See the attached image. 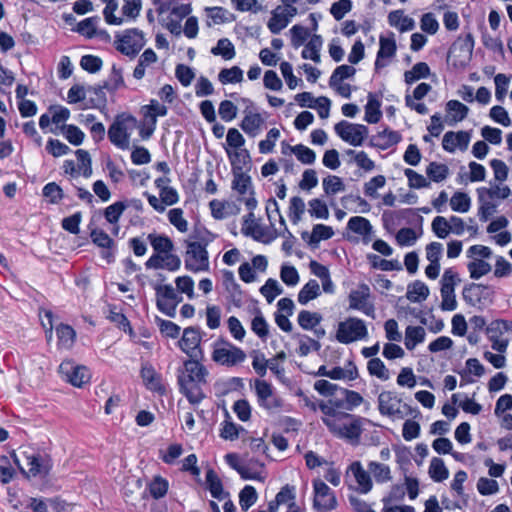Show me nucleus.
Returning a JSON list of instances; mask_svg holds the SVG:
<instances>
[{
    "label": "nucleus",
    "instance_id": "052dcab7",
    "mask_svg": "<svg viewBox=\"0 0 512 512\" xmlns=\"http://www.w3.org/2000/svg\"><path fill=\"white\" fill-rule=\"evenodd\" d=\"M467 268L470 273V277L475 280L488 274L492 269L491 265L488 262H486L483 259H477V258L470 261L467 264Z\"/></svg>",
    "mask_w": 512,
    "mask_h": 512
},
{
    "label": "nucleus",
    "instance_id": "774afa93",
    "mask_svg": "<svg viewBox=\"0 0 512 512\" xmlns=\"http://www.w3.org/2000/svg\"><path fill=\"white\" fill-rule=\"evenodd\" d=\"M334 235L332 227L323 224L314 225L309 236L310 244H318L322 240H328Z\"/></svg>",
    "mask_w": 512,
    "mask_h": 512
},
{
    "label": "nucleus",
    "instance_id": "c03bdc74",
    "mask_svg": "<svg viewBox=\"0 0 512 512\" xmlns=\"http://www.w3.org/2000/svg\"><path fill=\"white\" fill-rule=\"evenodd\" d=\"M406 296L411 302L424 301L429 296V288L421 281H414L408 285Z\"/></svg>",
    "mask_w": 512,
    "mask_h": 512
},
{
    "label": "nucleus",
    "instance_id": "bf43d9fd",
    "mask_svg": "<svg viewBox=\"0 0 512 512\" xmlns=\"http://www.w3.org/2000/svg\"><path fill=\"white\" fill-rule=\"evenodd\" d=\"M260 293L265 297L268 303H272L277 296L283 293V288L277 280L269 278L260 288Z\"/></svg>",
    "mask_w": 512,
    "mask_h": 512
},
{
    "label": "nucleus",
    "instance_id": "37998d69",
    "mask_svg": "<svg viewBox=\"0 0 512 512\" xmlns=\"http://www.w3.org/2000/svg\"><path fill=\"white\" fill-rule=\"evenodd\" d=\"M143 115L145 120L153 122L157 124V117H163L167 114L168 109L165 105L159 103L158 100H151L148 105H145L143 108Z\"/></svg>",
    "mask_w": 512,
    "mask_h": 512
},
{
    "label": "nucleus",
    "instance_id": "e2e57ef3",
    "mask_svg": "<svg viewBox=\"0 0 512 512\" xmlns=\"http://www.w3.org/2000/svg\"><path fill=\"white\" fill-rule=\"evenodd\" d=\"M477 194H483L489 199L498 198L506 199L511 194V190L507 185H493L490 188L481 187L477 189Z\"/></svg>",
    "mask_w": 512,
    "mask_h": 512
},
{
    "label": "nucleus",
    "instance_id": "13d9d810",
    "mask_svg": "<svg viewBox=\"0 0 512 512\" xmlns=\"http://www.w3.org/2000/svg\"><path fill=\"white\" fill-rule=\"evenodd\" d=\"M430 74V68L425 62L416 63L413 68L404 73V79L407 84H412L415 81L426 78Z\"/></svg>",
    "mask_w": 512,
    "mask_h": 512
},
{
    "label": "nucleus",
    "instance_id": "0eeeda50",
    "mask_svg": "<svg viewBox=\"0 0 512 512\" xmlns=\"http://www.w3.org/2000/svg\"><path fill=\"white\" fill-rule=\"evenodd\" d=\"M231 188L237 193V200L243 202L248 210H254L257 207L258 202L254 196L252 180L247 173L239 171V169L236 170L233 174Z\"/></svg>",
    "mask_w": 512,
    "mask_h": 512
},
{
    "label": "nucleus",
    "instance_id": "09e8293b",
    "mask_svg": "<svg viewBox=\"0 0 512 512\" xmlns=\"http://www.w3.org/2000/svg\"><path fill=\"white\" fill-rule=\"evenodd\" d=\"M450 207L454 212L466 213L471 207V198L465 192L457 191L450 198Z\"/></svg>",
    "mask_w": 512,
    "mask_h": 512
},
{
    "label": "nucleus",
    "instance_id": "6e6552de",
    "mask_svg": "<svg viewBox=\"0 0 512 512\" xmlns=\"http://www.w3.org/2000/svg\"><path fill=\"white\" fill-rule=\"evenodd\" d=\"M255 393L257 402L260 407L268 411L270 414L278 413L281 411L284 401L275 394L273 387L265 380H255Z\"/></svg>",
    "mask_w": 512,
    "mask_h": 512
},
{
    "label": "nucleus",
    "instance_id": "680f3d73",
    "mask_svg": "<svg viewBox=\"0 0 512 512\" xmlns=\"http://www.w3.org/2000/svg\"><path fill=\"white\" fill-rule=\"evenodd\" d=\"M308 213L316 219L326 220L329 218L328 206L319 198H314L308 202Z\"/></svg>",
    "mask_w": 512,
    "mask_h": 512
},
{
    "label": "nucleus",
    "instance_id": "2f4dec72",
    "mask_svg": "<svg viewBox=\"0 0 512 512\" xmlns=\"http://www.w3.org/2000/svg\"><path fill=\"white\" fill-rule=\"evenodd\" d=\"M489 338L512 337V321L498 319L490 323L488 329Z\"/></svg>",
    "mask_w": 512,
    "mask_h": 512
},
{
    "label": "nucleus",
    "instance_id": "6ab92c4d",
    "mask_svg": "<svg viewBox=\"0 0 512 512\" xmlns=\"http://www.w3.org/2000/svg\"><path fill=\"white\" fill-rule=\"evenodd\" d=\"M201 335L199 331L193 327L185 328L183 335L179 341L181 350L191 358L198 357L200 351Z\"/></svg>",
    "mask_w": 512,
    "mask_h": 512
},
{
    "label": "nucleus",
    "instance_id": "473e14b6",
    "mask_svg": "<svg viewBox=\"0 0 512 512\" xmlns=\"http://www.w3.org/2000/svg\"><path fill=\"white\" fill-rule=\"evenodd\" d=\"M223 285L232 300L239 305L242 302V291L240 285L236 282L232 271L226 270L223 272Z\"/></svg>",
    "mask_w": 512,
    "mask_h": 512
},
{
    "label": "nucleus",
    "instance_id": "603ef678",
    "mask_svg": "<svg viewBox=\"0 0 512 512\" xmlns=\"http://www.w3.org/2000/svg\"><path fill=\"white\" fill-rule=\"evenodd\" d=\"M324 193L327 196H332L345 191V184L343 180L336 175H328L322 182Z\"/></svg>",
    "mask_w": 512,
    "mask_h": 512
},
{
    "label": "nucleus",
    "instance_id": "dca6fc26",
    "mask_svg": "<svg viewBox=\"0 0 512 512\" xmlns=\"http://www.w3.org/2000/svg\"><path fill=\"white\" fill-rule=\"evenodd\" d=\"M401 400L394 392L383 391L378 396V409L382 415L392 418H403L400 410Z\"/></svg>",
    "mask_w": 512,
    "mask_h": 512
},
{
    "label": "nucleus",
    "instance_id": "423d86ee",
    "mask_svg": "<svg viewBox=\"0 0 512 512\" xmlns=\"http://www.w3.org/2000/svg\"><path fill=\"white\" fill-rule=\"evenodd\" d=\"M245 352L227 341H217L212 352V360L220 365L232 367L244 362Z\"/></svg>",
    "mask_w": 512,
    "mask_h": 512
},
{
    "label": "nucleus",
    "instance_id": "4468645a",
    "mask_svg": "<svg viewBox=\"0 0 512 512\" xmlns=\"http://www.w3.org/2000/svg\"><path fill=\"white\" fill-rule=\"evenodd\" d=\"M59 373L71 385L82 387L90 380V374L85 366L78 365L71 360L63 361L59 366Z\"/></svg>",
    "mask_w": 512,
    "mask_h": 512
},
{
    "label": "nucleus",
    "instance_id": "79ce46f5",
    "mask_svg": "<svg viewBox=\"0 0 512 512\" xmlns=\"http://www.w3.org/2000/svg\"><path fill=\"white\" fill-rule=\"evenodd\" d=\"M459 275L452 268L446 269L441 278V294H455V287L460 283Z\"/></svg>",
    "mask_w": 512,
    "mask_h": 512
},
{
    "label": "nucleus",
    "instance_id": "49530a36",
    "mask_svg": "<svg viewBox=\"0 0 512 512\" xmlns=\"http://www.w3.org/2000/svg\"><path fill=\"white\" fill-rule=\"evenodd\" d=\"M358 377L357 367L353 362H348L345 367H334L330 369L329 378L334 380H354Z\"/></svg>",
    "mask_w": 512,
    "mask_h": 512
},
{
    "label": "nucleus",
    "instance_id": "aec40b11",
    "mask_svg": "<svg viewBox=\"0 0 512 512\" xmlns=\"http://www.w3.org/2000/svg\"><path fill=\"white\" fill-rule=\"evenodd\" d=\"M347 474L354 478L358 492L366 494L371 491L373 483L370 472L365 470L359 461L350 464Z\"/></svg>",
    "mask_w": 512,
    "mask_h": 512
},
{
    "label": "nucleus",
    "instance_id": "b1692460",
    "mask_svg": "<svg viewBox=\"0 0 512 512\" xmlns=\"http://www.w3.org/2000/svg\"><path fill=\"white\" fill-rule=\"evenodd\" d=\"M446 112L445 122L454 125L467 117L469 108L458 100H450L446 103Z\"/></svg>",
    "mask_w": 512,
    "mask_h": 512
},
{
    "label": "nucleus",
    "instance_id": "1a4fd4ad",
    "mask_svg": "<svg viewBox=\"0 0 512 512\" xmlns=\"http://www.w3.org/2000/svg\"><path fill=\"white\" fill-rule=\"evenodd\" d=\"M334 130L344 142L355 147L363 145L369 134L365 125L350 123L345 120L335 124Z\"/></svg>",
    "mask_w": 512,
    "mask_h": 512
},
{
    "label": "nucleus",
    "instance_id": "412c9836",
    "mask_svg": "<svg viewBox=\"0 0 512 512\" xmlns=\"http://www.w3.org/2000/svg\"><path fill=\"white\" fill-rule=\"evenodd\" d=\"M470 142V134L466 131L446 132L443 136L442 146L447 152L453 153L456 149L465 151Z\"/></svg>",
    "mask_w": 512,
    "mask_h": 512
},
{
    "label": "nucleus",
    "instance_id": "a878e982",
    "mask_svg": "<svg viewBox=\"0 0 512 512\" xmlns=\"http://www.w3.org/2000/svg\"><path fill=\"white\" fill-rule=\"evenodd\" d=\"M379 50L377 53V59L375 61V68L379 69L384 67L386 63L382 60L384 58H392L396 53V42L393 36L391 37H383L381 36L379 39Z\"/></svg>",
    "mask_w": 512,
    "mask_h": 512
},
{
    "label": "nucleus",
    "instance_id": "a18cd8bd",
    "mask_svg": "<svg viewBox=\"0 0 512 512\" xmlns=\"http://www.w3.org/2000/svg\"><path fill=\"white\" fill-rule=\"evenodd\" d=\"M295 489L289 485L284 486L277 493L275 501H273L274 505H276V510L279 505H287L288 510L297 507L298 505L295 502Z\"/></svg>",
    "mask_w": 512,
    "mask_h": 512
},
{
    "label": "nucleus",
    "instance_id": "4c0bfd02",
    "mask_svg": "<svg viewBox=\"0 0 512 512\" xmlns=\"http://www.w3.org/2000/svg\"><path fill=\"white\" fill-rule=\"evenodd\" d=\"M428 474L434 482H443L449 476V470L441 458L433 457L430 461Z\"/></svg>",
    "mask_w": 512,
    "mask_h": 512
},
{
    "label": "nucleus",
    "instance_id": "f3484780",
    "mask_svg": "<svg viewBox=\"0 0 512 512\" xmlns=\"http://www.w3.org/2000/svg\"><path fill=\"white\" fill-rule=\"evenodd\" d=\"M148 269H166L177 271L181 266V259L171 252L153 254L145 263Z\"/></svg>",
    "mask_w": 512,
    "mask_h": 512
},
{
    "label": "nucleus",
    "instance_id": "5701e85b",
    "mask_svg": "<svg viewBox=\"0 0 512 512\" xmlns=\"http://www.w3.org/2000/svg\"><path fill=\"white\" fill-rule=\"evenodd\" d=\"M211 214L215 219L221 220L239 214L240 207L231 201H220L217 199L209 203Z\"/></svg>",
    "mask_w": 512,
    "mask_h": 512
},
{
    "label": "nucleus",
    "instance_id": "f257e3e1",
    "mask_svg": "<svg viewBox=\"0 0 512 512\" xmlns=\"http://www.w3.org/2000/svg\"><path fill=\"white\" fill-rule=\"evenodd\" d=\"M319 409L322 413L321 420L331 434L352 445H357L360 442L365 419L345 412L343 400H321Z\"/></svg>",
    "mask_w": 512,
    "mask_h": 512
},
{
    "label": "nucleus",
    "instance_id": "338daca9",
    "mask_svg": "<svg viewBox=\"0 0 512 512\" xmlns=\"http://www.w3.org/2000/svg\"><path fill=\"white\" fill-rule=\"evenodd\" d=\"M142 10V0H123L121 12L124 19L136 20Z\"/></svg>",
    "mask_w": 512,
    "mask_h": 512
},
{
    "label": "nucleus",
    "instance_id": "c756f323",
    "mask_svg": "<svg viewBox=\"0 0 512 512\" xmlns=\"http://www.w3.org/2000/svg\"><path fill=\"white\" fill-rule=\"evenodd\" d=\"M243 469L246 473L241 472L240 476L245 480H258L264 481V477L262 476V470L264 464L258 459L251 458L246 462H242Z\"/></svg>",
    "mask_w": 512,
    "mask_h": 512
},
{
    "label": "nucleus",
    "instance_id": "7c9ffc66",
    "mask_svg": "<svg viewBox=\"0 0 512 512\" xmlns=\"http://www.w3.org/2000/svg\"><path fill=\"white\" fill-rule=\"evenodd\" d=\"M367 98L364 120L370 124L378 123L382 117L381 103L372 93H369Z\"/></svg>",
    "mask_w": 512,
    "mask_h": 512
},
{
    "label": "nucleus",
    "instance_id": "a211bd4d",
    "mask_svg": "<svg viewBox=\"0 0 512 512\" xmlns=\"http://www.w3.org/2000/svg\"><path fill=\"white\" fill-rule=\"evenodd\" d=\"M298 13L297 9L284 8L278 6L272 12V16L268 21V28L273 34H278L286 28L291 19Z\"/></svg>",
    "mask_w": 512,
    "mask_h": 512
},
{
    "label": "nucleus",
    "instance_id": "39448f33",
    "mask_svg": "<svg viewBox=\"0 0 512 512\" xmlns=\"http://www.w3.org/2000/svg\"><path fill=\"white\" fill-rule=\"evenodd\" d=\"M368 337L366 323L357 317H348L338 323L335 338L341 344L365 340Z\"/></svg>",
    "mask_w": 512,
    "mask_h": 512
},
{
    "label": "nucleus",
    "instance_id": "58836bf2",
    "mask_svg": "<svg viewBox=\"0 0 512 512\" xmlns=\"http://www.w3.org/2000/svg\"><path fill=\"white\" fill-rule=\"evenodd\" d=\"M368 470L377 483H386L392 479L391 469L386 464L371 461L368 463Z\"/></svg>",
    "mask_w": 512,
    "mask_h": 512
},
{
    "label": "nucleus",
    "instance_id": "393cba45",
    "mask_svg": "<svg viewBox=\"0 0 512 512\" xmlns=\"http://www.w3.org/2000/svg\"><path fill=\"white\" fill-rule=\"evenodd\" d=\"M347 228L360 235L363 240L367 243L372 238L373 227L370 221L361 216L351 217L347 223Z\"/></svg>",
    "mask_w": 512,
    "mask_h": 512
},
{
    "label": "nucleus",
    "instance_id": "69168bd1",
    "mask_svg": "<svg viewBox=\"0 0 512 512\" xmlns=\"http://www.w3.org/2000/svg\"><path fill=\"white\" fill-rule=\"evenodd\" d=\"M148 239L150 240L151 246L156 251L155 254L171 252L174 248L172 241L166 236L149 234Z\"/></svg>",
    "mask_w": 512,
    "mask_h": 512
},
{
    "label": "nucleus",
    "instance_id": "bb28decb",
    "mask_svg": "<svg viewBox=\"0 0 512 512\" xmlns=\"http://www.w3.org/2000/svg\"><path fill=\"white\" fill-rule=\"evenodd\" d=\"M388 23L400 32L411 31L415 28L414 19L405 15L402 10L391 11L388 15Z\"/></svg>",
    "mask_w": 512,
    "mask_h": 512
},
{
    "label": "nucleus",
    "instance_id": "3c124183",
    "mask_svg": "<svg viewBox=\"0 0 512 512\" xmlns=\"http://www.w3.org/2000/svg\"><path fill=\"white\" fill-rule=\"evenodd\" d=\"M426 174L433 182H443L449 175V168L446 164L431 162L426 168Z\"/></svg>",
    "mask_w": 512,
    "mask_h": 512
},
{
    "label": "nucleus",
    "instance_id": "f704fd0d",
    "mask_svg": "<svg viewBox=\"0 0 512 512\" xmlns=\"http://www.w3.org/2000/svg\"><path fill=\"white\" fill-rule=\"evenodd\" d=\"M373 139L375 142H372V145L381 149H386L397 144L400 141L401 136L396 131L384 129L383 131L378 132Z\"/></svg>",
    "mask_w": 512,
    "mask_h": 512
},
{
    "label": "nucleus",
    "instance_id": "4d7b16f0",
    "mask_svg": "<svg viewBox=\"0 0 512 512\" xmlns=\"http://www.w3.org/2000/svg\"><path fill=\"white\" fill-rule=\"evenodd\" d=\"M243 433L247 432L242 426L236 425L229 420H225L220 429V437L230 441L238 439Z\"/></svg>",
    "mask_w": 512,
    "mask_h": 512
},
{
    "label": "nucleus",
    "instance_id": "e433bc0d",
    "mask_svg": "<svg viewBox=\"0 0 512 512\" xmlns=\"http://www.w3.org/2000/svg\"><path fill=\"white\" fill-rule=\"evenodd\" d=\"M321 294L319 283L311 279L309 280L298 293V302L302 305H306L311 300L316 299Z\"/></svg>",
    "mask_w": 512,
    "mask_h": 512
},
{
    "label": "nucleus",
    "instance_id": "9b49d317",
    "mask_svg": "<svg viewBox=\"0 0 512 512\" xmlns=\"http://www.w3.org/2000/svg\"><path fill=\"white\" fill-rule=\"evenodd\" d=\"M156 305L157 308L167 315L174 317L176 315L177 305L182 301L175 289L170 284L156 285Z\"/></svg>",
    "mask_w": 512,
    "mask_h": 512
},
{
    "label": "nucleus",
    "instance_id": "20e7f679",
    "mask_svg": "<svg viewBox=\"0 0 512 512\" xmlns=\"http://www.w3.org/2000/svg\"><path fill=\"white\" fill-rule=\"evenodd\" d=\"M145 44V35L143 31L138 28L126 29L115 35V49L127 57H135Z\"/></svg>",
    "mask_w": 512,
    "mask_h": 512
},
{
    "label": "nucleus",
    "instance_id": "a19ab883",
    "mask_svg": "<svg viewBox=\"0 0 512 512\" xmlns=\"http://www.w3.org/2000/svg\"><path fill=\"white\" fill-rule=\"evenodd\" d=\"M425 329L421 326H408L405 331V346L408 350H413L416 345L422 343L425 339Z\"/></svg>",
    "mask_w": 512,
    "mask_h": 512
},
{
    "label": "nucleus",
    "instance_id": "0e129e2a",
    "mask_svg": "<svg viewBox=\"0 0 512 512\" xmlns=\"http://www.w3.org/2000/svg\"><path fill=\"white\" fill-rule=\"evenodd\" d=\"M367 369L370 375L375 376L382 381H386L390 378L389 370L379 358H371L367 363Z\"/></svg>",
    "mask_w": 512,
    "mask_h": 512
},
{
    "label": "nucleus",
    "instance_id": "8fccbe9b",
    "mask_svg": "<svg viewBox=\"0 0 512 512\" xmlns=\"http://www.w3.org/2000/svg\"><path fill=\"white\" fill-rule=\"evenodd\" d=\"M297 321L304 330H312L322 321V316L317 312L302 310L298 314Z\"/></svg>",
    "mask_w": 512,
    "mask_h": 512
},
{
    "label": "nucleus",
    "instance_id": "cd10ccee",
    "mask_svg": "<svg viewBox=\"0 0 512 512\" xmlns=\"http://www.w3.org/2000/svg\"><path fill=\"white\" fill-rule=\"evenodd\" d=\"M141 377L146 387L152 391L164 392V387L161 384V377L155 371L152 365L143 364L141 368Z\"/></svg>",
    "mask_w": 512,
    "mask_h": 512
},
{
    "label": "nucleus",
    "instance_id": "ea45409f",
    "mask_svg": "<svg viewBox=\"0 0 512 512\" xmlns=\"http://www.w3.org/2000/svg\"><path fill=\"white\" fill-rule=\"evenodd\" d=\"M322 47V38L319 35H313L302 50V57L310 59L315 63L320 62V50Z\"/></svg>",
    "mask_w": 512,
    "mask_h": 512
},
{
    "label": "nucleus",
    "instance_id": "7ed1b4c3",
    "mask_svg": "<svg viewBox=\"0 0 512 512\" xmlns=\"http://www.w3.org/2000/svg\"><path fill=\"white\" fill-rule=\"evenodd\" d=\"M136 127L135 117L128 114L119 115L109 127L108 137L116 147L126 150L130 147V136Z\"/></svg>",
    "mask_w": 512,
    "mask_h": 512
},
{
    "label": "nucleus",
    "instance_id": "6e6d98bb",
    "mask_svg": "<svg viewBox=\"0 0 512 512\" xmlns=\"http://www.w3.org/2000/svg\"><path fill=\"white\" fill-rule=\"evenodd\" d=\"M218 80L223 84H234L243 81V71L238 66L222 69L218 74Z\"/></svg>",
    "mask_w": 512,
    "mask_h": 512
},
{
    "label": "nucleus",
    "instance_id": "5fc2aeb1",
    "mask_svg": "<svg viewBox=\"0 0 512 512\" xmlns=\"http://www.w3.org/2000/svg\"><path fill=\"white\" fill-rule=\"evenodd\" d=\"M291 153L303 164L311 165L316 160L315 152L307 146L298 144L295 146H288Z\"/></svg>",
    "mask_w": 512,
    "mask_h": 512
},
{
    "label": "nucleus",
    "instance_id": "4be33fe9",
    "mask_svg": "<svg viewBox=\"0 0 512 512\" xmlns=\"http://www.w3.org/2000/svg\"><path fill=\"white\" fill-rule=\"evenodd\" d=\"M265 123L261 114L254 112L249 107L244 110V117L240 124L241 129L250 137L257 136Z\"/></svg>",
    "mask_w": 512,
    "mask_h": 512
},
{
    "label": "nucleus",
    "instance_id": "f8f14e48",
    "mask_svg": "<svg viewBox=\"0 0 512 512\" xmlns=\"http://www.w3.org/2000/svg\"><path fill=\"white\" fill-rule=\"evenodd\" d=\"M314 499L313 507L317 512H328L337 506L334 492L321 480L313 481Z\"/></svg>",
    "mask_w": 512,
    "mask_h": 512
},
{
    "label": "nucleus",
    "instance_id": "9d476101",
    "mask_svg": "<svg viewBox=\"0 0 512 512\" xmlns=\"http://www.w3.org/2000/svg\"><path fill=\"white\" fill-rule=\"evenodd\" d=\"M185 254V268L191 272L209 270L208 252L199 242H187Z\"/></svg>",
    "mask_w": 512,
    "mask_h": 512
},
{
    "label": "nucleus",
    "instance_id": "864d4df0",
    "mask_svg": "<svg viewBox=\"0 0 512 512\" xmlns=\"http://www.w3.org/2000/svg\"><path fill=\"white\" fill-rule=\"evenodd\" d=\"M215 56H221L225 60H231L235 57V47L227 38L219 39L217 45L211 49Z\"/></svg>",
    "mask_w": 512,
    "mask_h": 512
},
{
    "label": "nucleus",
    "instance_id": "de8ad7c7",
    "mask_svg": "<svg viewBox=\"0 0 512 512\" xmlns=\"http://www.w3.org/2000/svg\"><path fill=\"white\" fill-rule=\"evenodd\" d=\"M105 4L103 10V16L107 24L109 25H122L125 20L123 17L116 16L115 12L118 9V0H101Z\"/></svg>",
    "mask_w": 512,
    "mask_h": 512
},
{
    "label": "nucleus",
    "instance_id": "c9c22d12",
    "mask_svg": "<svg viewBox=\"0 0 512 512\" xmlns=\"http://www.w3.org/2000/svg\"><path fill=\"white\" fill-rule=\"evenodd\" d=\"M473 46L474 39L471 34H468L462 42H456L453 44L450 48L449 56H454V54L459 51L461 56H463V60L460 62V65H465L470 59Z\"/></svg>",
    "mask_w": 512,
    "mask_h": 512
},
{
    "label": "nucleus",
    "instance_id": "c85d7f7f",
    "mask_svg": "<svg viewBox=\"0 0 512 512\" xmlns=\"http://www.w3.org/2000/svg\"><path fill=\"white\" fill-rule=\"evenodd\" d=\"M56 334L60 349L69 350L73 347L76 340V332L71 326L67 324L58 325L56 327Z\"/></svg>",
    "mask_w": 512,
    "mask_h": 512
},
{
    "label": "nucleus",
    "instance_id": "2eb2a0df",
    "mask_svg": "<svg viewBox=\"0 0 512 512\" xmlns=\"http://www.w3.org/2000/svg\"><path fill=\"white\" fill-rule=\"evenodd\" d=\"M370 288L366 284H361L357 289L352 290L349 294V308L359 310L365 315L372 318L375 317V308L372 303L369 302Z\"/></svg>",
    "mask_w": 512,
    "mask_h": 512
},
{
    "label": "nucleus",
    "instance_id": "ddd939ff",
    "mask_svg": "<svg viewBox=\"0 0 512 512\" xmlns=\"http://www.w3.org/2000/svg\"><path fill=\"white\" fill-rule=\"evenodd\" d=\"M14 461L19 466V468L30 477H36L38 475L45 476L52 468V461L50 457L46 455H26L24 466L20 465L15 455Z\"/></svg>",
    "mask_w": 512,
    "mask_h": 512
},
{
    "label": "nucleus",
    "instance_id": "72a5a7b5",
    "mask_svg": "<svg viewBox=\"0 0 512 512\" xmlns=\"http://www.w3.org/2000/svg\"><path fill=\"white\" fill-rule=\"evenodd\" d=\"M206 484H207V487H208L211 495L214 498L223 500L228 497V493H225L223 490V485H222L220 478L215 473V471L212 469H209L206 472Z\"/></svg>",
    "mask_w": 512,
    "mask_h": 512
},
{
    "label": "nucleus",
    "instance_id": "f03ea898",
    "mask_svg": "<svg viewBox=\"0 0 512 512\" xmlns=\"http://www.w3.org/2000/svg\"><path fill=\"white\" fill-rule=\"evenodd\" d=\"M207 376V369L199 361L190 359L184 362L178 375V383L190 403L198 404L204 398L201 386L206 383Z\"/></svg>",
    "mask_w": 512,
    "mask_h": 512
}]
</instances>
